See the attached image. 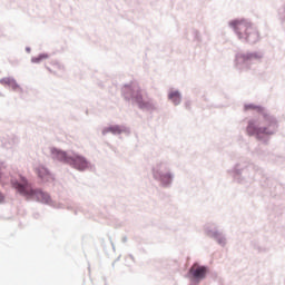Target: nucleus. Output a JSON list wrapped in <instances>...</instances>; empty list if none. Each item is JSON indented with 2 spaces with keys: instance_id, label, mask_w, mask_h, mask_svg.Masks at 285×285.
I'll return each instance as SVG.
<instances>
[{
  "instance_id": "1",
  "label": "nucleus",
  "mask_w": 285,
  "mask_h": 285,
  "mask_svg": "<svg viewBox=\"0 0 285 285\" xmlns=\"http://www.w3.org/2000/svg\"><path fill=\"white\" fill-rule=\"evenodd\" d=\"M13 188L20 193L27 199H37V202H41L42 204H50V195L41 191L40 189H32V187L28 184L26 178H21L19 181H12Z\"/></svg>"
},
{
  "instance_id": "2",
  "label": "nucleus",
  "mask_w": 285,
  "mask_h": 285,
  "mask_svg": "<svg viewBox=\"0 0 285 285\" xmlns=\"http://www.w3.org/2000/svg\"><path fill=\"white\" fill-rule=\"evenodd\" d=\"M230 26H233L239 39H245V41L249 43H257V41H259V33L250 23L244 20H234L230 22Z\"/></svg>"
},
{
  "instance_id": "3",
  "label": "nucleus",
  "mask_w": 285,
  "mask_h": 285,
  "mask_svg": "<svg viewBox=\"0 0 285 285\" xmlns=\"http://www.w3.org/2000/svg\"><path fill=\"white\" fill-rule=\"evenodd\" d=\"M264 126L265 127L257 128L255 127V124L249 122L247 126V135L250 137L255 135L257 139H261L262 135H275L277 131V122L271 118H265Z\"/></svg>"
},
{
  "instance_id": "4",
  "label": "nucleus",
  "mask_w": 285,
  "mask_h": 285,
  "mask_svg": "<svg viewBox=\"0 0 285 285\" xmlns=\"http://www.w3.org/2000/svg\"><path fill=\"white\" fill-rule=\"evenodd\" d=\"M134 99L139 108H141L142 110H148L149 108H153V100H150L148 97H144V94H141V91H138Z\"/></svg>"
},
{
  "instance_id": "5",
  "label": "nucleus",
  "mask_w": 285,
  "mask_h": 285,
  "mask_svg": "<svg viewBox=\"0 0 285 285\" xmlns=\"http://www.w3.org/2000/svg\"><path fill=\"white\" fill-rule=\"evenodd\" d=\"M207 273L208 268H206V266H199L198 264H194L189 269V275H191L194 279H204Z\"/></svg>"
},
{
  "instance_id": "6",
  "label": "nucleus",
  "mask_w": 285,
  "mask_h": 285,
  "mask_svg": "<svg viewBox=\"0 0 285 285\" xmlns=\"http://www.w3.org/2000/svg\"><path fill=\"white\" fill-rule=\"evenodd\" d=\"M72 161L75 168H77L78 170H86V168H88V161H86V158L81 156H75L72 158Z\"/></svg>"
},
{
  "instance_id": "7",
  "label": "nucleus",
  "mask_w": 285,
  "mask_h": 285,
  "mask_svg": "<svg viewBox=\"0 0 285 285\" xmlns=\"http://www.w3.org/2000/svg\"><path fill=\"white\" fill-rule=\"evenodd\" d=\"M0 83H2V86H8L12 90H19V86L17 85V80H14L12 78H3V79L0 80Z\"/></svg>"
},
{
  "instance_id": "8",
  "label": "nucleus",
  "mask_w": 285,
  "mask_h": 285,
  "mask_svg": "<svg viewBox=\"0 0 285 285\" xmlns=\"http://www.w3.org/2000/svg\"><path fill=\"white\" fill-rule=\"evenodd\" d=\"M37 174L40 177V179H43V181H50V179H52V176L45 167L38 168Z\"/></svg>"
},
{
  "instance_id": "9",
  "label": "nucleus",
  "mask_w": 285,
  "mask_h": 285,
  "mask_svg": "<svg viewBox=\"0 0 285 285\" xmlns=\"http://www.w3.org/2000/svg\"><path fill=\"white\" fill-rule=\"evenodd\" d=\"M52 155L59 161H68V155L66 154V151H62L59 149H52Z\"/></svg>"
},
{
  "instance_id": "10",
  "label": "nucleus",
  "mask_w": 285,
  "mask_h": 285,
  "mask_svg": "<svg viewBox=\"0 0 285 285\" xmlns=\"http://www.w3.org/2000/svg\"><path fill=\"white\" fill-rule=\"evenodd\" d=\"M48 70L52 75H59V72H63V66L59 65V62H52Z\"/></svg>"
},
{
  "instance_id": "11",
  "label": "nucleus",
  "mask_w": 285,
  "mask_h": 285,
  "mask_svg": "<svg viewBox=\"0 0 285 285\" xmlns=\"http://www.w3.org/2000/svg\"><path fill=\"white\" fill-rule=\"evenodd\" d=\"M168 97L173 104H175V106H178V104L181 101V96L178 94V91H171Z\"/></svg>"
},
{
  "instance_id": "12",
  "label": "nucleus",
  "mask_w": 285,
  "mask_h": 285,
  "mask_svg": "<svg viewBox=\"0 0 285 285\" xmlns=\"http://www.w3.org/2000/svg\"><path fill=\"white\" fill-rule=\"evenodd\" d=\"M43 59H48L47 53H41L40 56L32 58L31 61H32V63H41V61H43Z\"/></svg>"
},
{
  "instance_id": "13",
  "label": "nucleus",
  "mask_w": 285,
  "mask_h": 285,
  "mask_svg": "<svg viewBox=\"0 0 285 285\" xmlns=\"http://www.w3.org/2000/svg\"><path fill=\"white\" fill-rule=\"evenodd\" d=\"M109 132H112L114 135H119L121 132V129L117 126L110 127Z\"/></svg>"
},
{
  "instance_id": "14",
  "label": "nucleus",
  "mask_w": 285,
  "mask_h": 285,
  "mask_svg": "<svg viewBox=\"0 0 285 285\" xmlns=\"http://www.w3.org/2000/svg\"><path fill=\"white\" fill-rule=\"evenodd\" d=\"M0 179H1V173H0ZM3 202V195L0 194V203Z\"/></svg>"
},
{
  "instance_id": "15",
  "label": "nucleus",
  "mask_w": 285,
  "mask_h": 285,
  "mask_svg": "<svg viewBox=\"0 0 285 285\" xmlns=\"http://www.w3.org/2000/svg\"><path fill=\"white\" fill-rule=\"evenodd\" d=\"M167 179H170V175H167Z\"/></svg>"
},
{
  "instance_id": "16",
  "label": "nucleus",
  "mask_w": 285,
  "mask_h": 285,
  "mask_svg": "<svg viewBox=\"0 0 285 285\" xmlns=\"http://www.w3.org/2000/svg\"><path fill=\"white\" fill-rule=\"evenodd\" d=\"M243 59L246 60V56H243Z\"/></svg>"
},
{
  "instance_id": "17",
  "label": "nucleus",
  "mask_w": 285,
  "mask_h": 285,
  "mask_svg": "<svg viewBox=\"0 0 285 285\" xmlns=\"http://www.w3.org/2000/svg\"><path fill=\"white\" fill-rule=\"evenodd\" d=\"M248 108H253V106H249Z\"/></svg>"
}]
</instances>
